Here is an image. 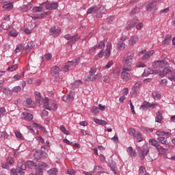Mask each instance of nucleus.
<instances>
[{"instance_id":"nucleus-22","label":"nucleus","mask_w":175,"mask_h":175,"mask_svg":"<svg viewBox=\"0 0 175 175\" xmlns=\"http://www.w3.org/2000/svg\"><path fill=\"white\" fill-rule=\"evenodd\" d=\"M157 6V1H152L146 6L147 12H152V9Z\"/></svg>"},{"instance_id":"nucleus-53","label":"nucleus","mask_w":175,"mask_h":175,"mask_svg":"<svg viewBox=\"0 0 175 175\" xmlns=\"http://www.w3.org/2000/svg\"><path fill=\"white\" fill-rule=\"evenodd\" d=\"M86 81H94V76L93 75H86L85 77Z\"/></svg>"},{"instance_id":"nucleus-5","label":"nucleus","mask_w":175,"mask_h":175,"mask_svg":"<svg viewBox=\"0 0 175 175\" xmlns=\"http://www.w3.org/2000/svg\"><path fill=\"white\" fill-rule=\"evenodd\" d=\"M132 70L131 67H124L122 70L121 72V79H123V81H129L131 80V74L128 72H131Z\"/></svg>"},{"instance_id":"nucleus-8","label":"nucleus","mask_w":175,"mask_h":175,"mask_svg":"<svg viewBox=\"0 0 175 175\" xmlns=\"http://www.w3.org/2000/svg\"><path fill=\"white\" fill-rule=\"evenodd\" d=\"M152 66L156 69H163V68L167 66V62L166 60L156 61L153 62Z\"/></svg>"},{"instance_id":"nucleus-19","label":"nucleus","mask_w":175,"mask_h":175,"mask_svg":"<svg viewBox=\"0 0 175 175\" xmlns=\"http://www.w3.org/2000/svg\"><path fill=\"white\" fill-rule=\"evenodd\" d=\"M137 23V19H133L132 21L127 22L126 29L129 30L131 29V28H133V27L136 25Z\"/></svg>"},{"instance_id":"nucleus-40","label":"nucleus","mask_w":175,"mask_h":175,"mask_svg":"<svg viewBox=\"0 0 175 175\" xmlns=\"http://www.w3.org/2000/svg\"><path fill=\"white\" fill-rule=\"evenodd\" d=\"M129 133L130 136H133V137H135L137 135V132H136V130L134 129H129Z\"/></svg>"},{"instance_id":"nucleus-7","label":"nucleus","mask_w":175,"mask_h":175,"mask_svg":"<svg viewBox=\"0 0 175 175\" xmlns=\"http://www.w3.org/2000/svg\"><path fill=\"white\" fill-rule=\"evenodd\" d=\"M111 50V44L110 42H108L107 44V49L105 51L102 50L101 51L99 52L98 54V56L99 58H109L110 57V51Z\"/></svg>"},{"instance_id":"nucleus-20","label":"nucleus","mask_w":175,"mask_h":175,"mask_svg":"<svg viewBox=\"0 0 175 175\" xmlns=\"http://www.w3.org/2000/svg\"><path fill=\"white\" fill-rule=\"evenodd\" d=\"M152 55H154V51H148L142 56V61H146V59H148Z\"/></svg>"},{"instance_id":"nucleus-42","label":"nucleus","mask_w":175,"mask_h":175,"mask_svg":"<svg viewBox=\"0 0 175 175\" xmlns=\"http://www.w3.org/2000/svg\"><path fill=\"white\" fill-rule=\"evenodd\" d=\"M155 121H156V122H159V123H161V122L162 121V116L161 115V112L157 113Z\"/></svg>"},{"instance_id":"nucleus-14","label":"nucleus","mask_w":175,"mask_h":175,"mask_svg":"<svg viewBox=\"0 0 175 175\" xmlns=\"http://www.w3.org/2000/svg\"><path fill=\"white\" fill-rule=\"evenodd\" d=\"M18 167L20 168V170H18V173L21 175L25 174V172H24V170H25V169H27V165H25V164L23 163V162H18Z\"/></svg>"},{"instance_id":"nucleus-13","label":"nucleus","mask_w":175,"mask_h":175,"mask_svg":"<svg viewBox=\"0 0 175 175\" xmlns=\"http://www.w3.org/2000/svg\"><path fill=\"white\" fill-rule=\"evenodd\" d=\"M139 41V36L135 34L129 40V45L131 46V47H133L135 44H136L137 42Z\"/></svg>"},{"instance_id":"nucleus-29","label":"nucleus","mask_w":175,"mask_h":175,"mask_svg":"<svg viewBox=\"0 0 175 175\" xmlns=\"http://www.w3.org/2000/svg\"><path fill=\"white\" fill-rule=\"evenodd\" d=\"M93 121L94 122H95L96 124H98V125H107V122L103 120L94 118Z\"/></svg>"},{"instance_id":"nucleus-46","label":"nucleus","mask_w":175,"mask_h":175,"mask_svg":"<svg viewBox=\"0 0 175 175\" xmlns=\"http://www.w3.org/2000/svg\"><path fill=\"white\" fill-rule=\"evenodd\" d=\"M137 142H143V137H142V133L137 132V135L135 137Z\"/></svg>"},{"instance_id":"nucleus-64","label":"nucleus","mask_w":175,"mask_h":175,"mask_svg":"<svg viewBox=\"0 0 175 175\" xmlns=\"http://www.w3.org/2000/svg\"><path fill=\"white\" fill-rule=\"evenodd\" d=\"M98 49H104L105 48V42L100 41L98 45Z\"/></svg>"},{"instance_id":"nucleus-16","label":"nucleus","mask_w":175,"mask_h":175,"mask_svg":"<svg viewBox=\"0 0 175 175\" xmlns=\"http://www.w3.org/2000/svg\"><path fill=\"white\" fill-rule=\"evenodd\" d=\"M35 96H36V102L38 105H42V103L43 102V98H42V96L40 95V92H35Z\"/></svg>"},{"instance_id":"nucleus-2","label":"nucleus","mask_w":175,"mask_h":175,"mask_svg":"<svg viewBox=\"0 0 175 175\" xmlns=\"http://www.w3.org/2000/svg\"><path fill=\"white\" fill-rule=\"evenodd\" d=\"M59 72H61V69L57 66H53L51 70V75L57 83L62 81V76L59 75Z\"/></svg>"},{"instance_id":"nucleus-6","label":"nucleus","mask_w":175,"mask_h":175,"mask_svg":"<svg viewBox=\"0 0 175 175\" xmlns=\"http://www.w3.org/2000/svg\"><path fill=\"white\" fill-rule=\"evenodd\" d=\"M80 64V59H77L74 61H68L64 66L62 67L63 72H68L69 68H72V66H76V65H79Z\"/></svg>"},{"instance_id":"nucleus-63","label":"nucleus","mask_w":175,"mask_h":175,"mask_svg":"<svg viewBox=\"0 0 175 175\" xmlns=\"http://www.w3.org/2000/svg\"><path fill=\"white\" fill-rule=\"evenodd\" d=\"M33 12H42V7H33Z\"/></svg>"},{"instance_id":"nucleus-45","label":"nucleus","mask_w":175,"mask_h":175,"mask_svg":"<svg viewBox=\"0 0 175 175\" xmlns=\"http://www.w3.org/2000/svg\"><path fill=\"white\" fill-rule=\"evenodd\" d=\"M0 137L3 140H6V139L9 137V135L8 134V133L3 131V132H1Z\"/></svg>"},{"instance_id":"nucleus-32","label":"nucleus","mask_w":175,"mask_h":175,"mask_svg":"<svg viewBox=\"0 0 175 175\" xmlns=\"http://www.w3.org/2000/svg\"><path fill=\"white\" fill-rule=\"evenodd\" d=\"M49 175H58V170L57 168H51L47 171Z\"/></svg>"},{"instance_id":"nucleus-50","label":"nucleus","mask_w":175,"mask_h":175,"mask_svg":"<svg viewBox=\"0 0 175 175\" xmlns=\"http://www.w3.org/2000/svg\"><path fill=\"white\" fill-rule=\"evenodd\" d=\"M131 98H136V96H137V90H136V89H132L131 92Z\"/></svg>"},{"instance_id":"nucleus-30","label":"nucleus","mask_w":175,"mask_h":175,"mask_svg":"<svg viewBox=\"0 0 175 175\" xmlns=\"http://www.w3.org/2000/svg\"><path fill=\"white\" fill-rule=\"evenodd\" d=\"M125 43L122 42H119L117 44V49L119 51H122L124 50H125Z\"/></svg>"},{"instance_id":"nucleus-34","label":"nucleus","mask_w":175,"mask_h":175,"mask_svg":"<svg viewBox=\"0 0 175 175\" xmlns=\"http://www.w3.org/2000/svg\"><path fill=\"white\" fill-rule=\"evenodd\" d=\"M3 9H5V10H12L13 9V3H9L3 5Z\"/></svg>"},{"instance_id":"nucleus-17","label":"nucleus","mask_w":175,"mask_h":175,"mask_svg":"<svg viewBox=\"0 0 175 175\" xmlns=\"http://www.w3.org/2000/svg\"><path fill=\"white\" fill-rule=\"evenodd\" d=\"M63 100H66V102H68V100H73L75 99V92H71L67 96H64L62 98Z\"/></svg>"},{"instance_id":"nucleus-59","label":"nucleus","mask_w":175,"mask_h":175,"mask_svg":"<svg viewBox=\"0 0 175 175\" xmlns=\"http://www.w3.org/2000/svg\"><path fill=\"white\" fill-rule=\"evenodd\" d=\"M140 85H142V82H137L136 83H135L133 89L136 90L137 91V90L140 88Z\"/></svg>"},{"instance_id":"nucleus-27","label":"nucleus","mask_w":175,"mask_h":175,"mask_svg":"<svg viewBox=\"0 0 175 175\" xmlns=\"http://www.w3.org/2000/svg\"><path fill=\"white\" fill-rule=\"evenodd\" d=\"M96 12H98V7L96 5H93L88 10L87 14H92V13H96Z\"/></svg>"},{"instance_id":"nucleus-24","label":"nucleus","mask_w":175,"mask_h":175,"mask_svg":"<svg viewBox=\"0 0 175 175\" xmlns=\"http://www.w3.org/2000/svg\"><path fill=\"white\" fill-rule=\"evenodd\" d=\"M172 72V69L170 68H165L163 70V72L159 73L160 77H164V76H166V75H169Z\"/></svg>"},{"instance_id":"nucleus-52","label":"nucleus","mask_w":175,"mask_h":175,"mask_svg":"<svg viewBox=\"0 0 175 175\" xmlns=\"http://www.w3.org/2000/svg\"><path fill=\"white\" fill-rule=\"evenodd\" d=\"M5 114H6V109L5 107H0V117H3Z\"/></svg>"},{"instance_id":"nucleus-60","label":"nucleus","mask_w":175,"mask_h":175,"mask_svg":"<svg viewBox=\"0 0 175 175\" xmlns=\"http://www.w3.org/2000/svg\"><path fill=\"white\" fill-rule=\"evenodd\" d=\"M1 27L2 28V29H9V25L6 23H3L1 25Z\"/></svg>"},{"instance_id":"nucleus-26","label":"nucleus","mask_w":175,"mask_h":175,"mask_svg":"<svg viewBox=\"0 0 175 175\" xmlns=\"http://www.w3.org/2000/svg\"><path fill=\"white\" fill-rule=\"evenodd\" d=\"M33 6V5L30 2L27 5H23L22 10L23 12H28V10H31V9H32Z\"/></svg>"},{"instance_id":"nucleus-56","label":"nucleus","mask_w":175,"mask_h":175,"mask_svg":"<svg viewBox=\"0 0 175 175\" xmlns=\"http://www.w3.org/2000/svg\"><path fill=\"white\" fill-rule=\"evenodd\" d=\"M15 135H16V137L18 139H21V140H23L24 139V137H23V135L21 134V133H20L17 131H15Z\"/></svg>"},{"instance_id":"nucleus-41","label":"nucleus","mask_w":175,"mask_h":175,"mask_svg":"<svg viewBox=\"0 0 175 175\" xmlns=\"http://www.w3.org/2000/svg\"><path fill=\"white\" fill-rule=\"evenodd\" d=\"M152 98L153 99L158 100V99H161V94H159L158 92H154L152 93Z\"/></svg>"},{"instance_id":"nucleus-11","label":"nucleus","mask_w":175,"mask_h":175,"mask_svg":"<svg viewBox=\"0 0 175 175\" xmlns=\"http://www.w3.org/2000/svg\"><path fill=\"white\" fill-rule=\"evenodd\" d=\"M64 38L67 40H70V43H76L77 40H79V39H80V37H79V35L77 34L75 36H70V34H66L64 36Z\"/></svg>"},{"instance_id":"nucleus-1","label":"nucleus","mask_w":175,"mask_h":175,"mask_svg":"<svg viewBox=\"0 0 175 175\" xmlns=\"http://www.w3.org/2000/svg\"><path fill=\"white\" fill-rule=\"evenodd\" d=\"M43 107L46 110H57L58 109V105H57V101L50 99L48 98H45L43 100Z\"/></svg>"},{"instance_id":"nucleus-49","label":"nucleus","mask_w":175,"mask_h":175,"mask_svg":"<svg viewBox=\"0 0 175 175\" xmlns=\"http://www.w3.org/2000/svg\"><path fill=\"white\" fill-rule=\"evenodd\" d=\"M147 171H146V167H140L139 168V174L141 175H146L148 174Z\"/></svg>"},{"instance_id":"nucleus-15","label":"nucleus","mask_w":175,"mask_h":175,"mask_svg":"<svg viewBox=\"0 0 175 175\" xmlns=\"http://www.w3.org/2000/svg\"><path fill=\"white\" fill-rule=\"evenodd\" d=\"M45 8L47 10H54L55 9H57L58 8V3L46 4Z\"/></svg>"},{"instance_id":"nucleus-18","label":"nucleus","mask_w":175,"mask_h":175,"mask_svg":"<svg viewBox=\"0 0 175 175\" xmlns=\"http://www.w3.org/2000/svg\"><path fill=\"white\" fill-rule=\"evenodd\" d=\"M126 152L130 157H136L137 155V154L136 153V150H133V148H132V146L127 148Z\"/></svg>"},{"instance_id":"nucleus-44","label":"nucleus","mask_w":175,"mask_h":175,"mask_svg":"<svg viewBox=\"0 0 175 175\" xmlns=\"http://www.w3.org/2000/svg\"><path fill=\"white\" fill-rule=\"evenodd\" d=\"M26 103L27 105H28V106H29V107H33V105H35V103H33V101H32V99L31 98H27L26 100Z\"/></svg>"},{"instance_id":"nucleus-23","label":"nucleus","mask_w":175,"mask_h":175,"mask_svg":"<svg viewBox=\"0 0 175 175\" xmlns=\"http://www.w3.org/2000/svg\"><path fill=\"white\" fill-rule=\"evenodd\" d=\"M50 32L54 33V35H59V33H61V28L58 27H51L50 29Z\"/></svg>"},{"instance_id":"nucleus-38","label":"nucleus","mask_w":175,"mask_h":175,"mask_svg":"<svg viewBox=\"0 0 175 175\" xmlns=\"http://www.w3.org/2000/svg\"><path fill=\"white\" fill-rule=\"evenodd\" d=\"M94 173H96V174L103 173V168L100 166H95L94 169Z\"/></svg>"},{"instance_id":"nucleus-62","label":"nucleus","mask_w":175,"mask_h":175,"mask_svg":"<svg viewBox=\"0 0 175 175\" xmlns=\"http://www.w3.org/2000/svg\"><path fill=\"white\" fill-rule=\"evenodd\" d=\"M23 49H24L23 45H18L16 49H15V53H20L21 50H23Z\"/></svg>"},{"instance_id":"nucleus-12","label":"nucleus","mask_w":175,"mask_h":175,"mask_svg":"<svg viewBox=\"0 0 175 175\" xmlns=\"http://www.w3.org/2000/svg\"><path fill=\"white\" fill-rule=\"evenodd\" d=\"M157 104H151L147 101H144L143 104L140 107V110H146V109H150L151 107H157Z\"/></svg>"},{"instance_id":"nucleus-10","label":"nucleus","mask_w":175,"mask_h":175,"mask_svg":"<svg viewBox=\"0 0 175 175\" xmlns=\"http://www.w3.org/2000/svg\"><path fill=\"white\" fill-rule=\"evenodd\" d=\"M22 120L25 121H32L33 120V115L28 112H23L21 116Z\"/></svg>"},{"instance_id":"nucleus-33","label":"nucleus","mask_w":175,"mask_h":175,"mask_svg":"<svg viewBox=\"0 0 175 175\" xmlns=\"http://www.w3.org/2000/svg\"><path fill=\"white\" fill-rule=\"evenodd\" d=\"M32 126L33 128H36L37 129H40V131L42 132H44L46 131V129H44V127H43L42 125L37 124V123H33L32 124Z\"/></svg>"},{"instance_id":"nucleus-47","label":"nucleus","mask_w":175,"mask_h":175,"mask_svg":"<svg viewBox=\"0 0 175 175\" xmlns=\"http://www.w3.org/2000/svg\"><path fill=\"white\" fill-rule=\"evenodd\" d=\"M149 143L150 144H151L152 146H154V147H157V146H159V144H158V141L154 139H151L149 140Z\"/></svg>"},{"instance_id":"nucleus-37","label":"nucleus","mask_w":175,"mask_h":175,"mask_svg":"<svg viewBox=\"0 0 175 175\" xmlns=\"http://www.w3.org/2000/svg\"><path fill=\"white\" fill-rule=\"evenodd\" d=\"M25 75V72H23L21 75H15L13 77L14 81H17L18 80H20V79H21V77H24Z\"/></svg>"},{"instance_id":"nucleus-21","label":"nucleus","mask_w":175,"mask_h":175,"mask_svg":"<svg viewBox=\"0 0 175 175\" xmlns=\"http://www.w3.org/2000/svg\"><path fill=\"white\" fill-rule=\"evenodd\" d=\"M137 150H138V154L139 155H141V158L142 159H143L144 158H145L146 155L147 154H148L149 152V150H142V149L140 148V147L137 148Z\"/></svg>"},{"instance_id":"nucleus-31","label":"nucleus","mask_w":175,"mask_h":175,"mask_svg":"<svg viewBox=\"0 0 175 175\" xmlns=\"http://www.w3.org/2000/svg\"><path fill=\"white\" fill-rule=\"evenodd\" d=\"M172 42V36L167 35L165 40L163 41V44L167 45Z\"/></svg>"},{"instance_id":"nucleus-61","label":"nucleus","mask_w":175,"mask_h":175,"mask_svg":"<svg viewBox=\"0 0 175 175\" xmlns=\"http://www.w3.org/2000/svg\"><path fill=\"white\" fill-rule=\"evenodd\" d=\"M104 83H110V77L109 76H104L103 77Z\"/></svg>"},{"instance_id":"nucleus-28","label":"nucleus","mask_w":175,"mask_h":175,"mask_svg":"<svg viewBox=\"0 0 175 175\" xmlns=\"http://www.w3.org/2000/svg\"><path fill=\"white\" fill-rule=\"evenodd\" d=\"M26 167H28L29 169H33L35 166H36V163H33L32 161H27L26 162V164H25Z\"/></svg>"},{"instance_id":"nucleus-35","label":"nucleus","mask_w":175,"mask_h":175,"mask_svg":"<svg viewBox=\"0 0 175 175\" xmlns=\"http://www.w3.org/2000/svg\"><path fill=\"white\" fill-rule=\"evenodd\" d=\"M156 135L159 137H166L167 136V135H169V133H166V132H163V131H156Z\"/></svg>"},{"instance_id":"nucleus-4","label":"nucleus","mask_w":175,"mask_h":175,"mask_svg":"<svg viewBox=\"0 0 175 175\" xmlns=\"http://www.w3.org/2000/svg\"><path fill=\"white\" fill-rule=\"evenodd\" d=\"M48 157L47 152L44 151V147H42L41 150H37L33 154V157L36 161H39V159H44Z\"/></svg>"},{"instance_id":"nucleus-36","label":"nucleus","mask_w":175,"mask_h":175,"mask_svg":"<svg viewBox=\"0 0 175 175\" xmlns=\"http://www.w3.org/2000/svg\"><path fill=\"white\" fill-rule=\"evenodd\" d=\"M18 69V66L17 64H14L12 66H10L8 68V72H14Z\"/></svg>"},{"instance_id":"nucleus-54","label":"nucleus","mask_w":175,"mask_h":175,"mask_svg":"<svg viewBox=\"0 0 175 175\" xmlns=\"http://www.w3.org/2000/svg\"><path fill=\"white\" fill-rule=\"evenodd\" d=\"M91 111L94 113V114H98V113H99V109H98V107H92L91 108Z\"/></svg>"},{"instance_id":"nucleus-39","label":"nucleus","mask_w":175,"mask_h":175,"mask_svg":"<svg viewBox=\"0 0 175 175\" xmlns=\"http://www.w3.org/2000/svg\"><path fill=\"white\" fill-rule=\"evenodd\" d=\"M166 137H167V136L159 137H157V139L161 143V144H166L167 140Z\"/></svg>"},{"instance_id":"nucleus-58","label":"nucleus","mask_w":175,"mask_h":175,"mask_svg":"<svg viewBox=\"0 0 175 175\" xmlns=\"http://www.w3.org/2000/svg\"><path fill=\"white\" fill-rule=\"evenodd\" d=\"M21 91V86H15L12 88V92H20Z\"/></svg>"},{"instance_id":"nucleus-55","label":"nucleus","mask_w":175,"mask_h":175,"mask_svg":"<svg viewBox=\"0 0 175 175\" xmlns=\"http://www.w3.org/2000/svg\"><path fill=\"white\" fill-rule=\"evenodd\" d=\"M60 131L64 133V135H69V131L64 126H60Z\"/></svg>"},{"instance_id":"nucleus-51","label":"nucleus","mask_w":175,"mask_h":175,"mask_svg":"<svg viewBox=\"0 0 175 175\" xmlns=\"http://www.w3.org/2000/svg\"><path fill=\"white\" fill-rule=\"evenodd\" d=\"M102 76H103L102 73H100V72L93 76L94 81H96V80H99V79H102Z\"/></svg>"},{"instance_id":"nucleus-3","label":"nucleus","mask_w":175,"mask_h":175,"mask_svg":"<svg viewBox=\"0 0 175 175\" xmlns=\"http://www.w3.org/2000/svg\"><path fill=\"white\" fill-rule=\"evenodd\" d=\"M133 59H135V55L131 53H126L123 57V64L124 66L131 68V66L133 64Z\"/></svg>"},{"instance_id":"nucleus-9","label":"nucleus","mask_w":175,"mask_h":175,"mask_svg":"<svg viewBox=\"0 0 175 175\" xmlns=\"http://www.w3.org/2000/svg\"><path fill=\"white\" fill-rule=\"evenodd\" d=\"M50 166L47 165L46 163H40L36 167V171L37 173H39V174H43V172L44 170H47V169H49Z\"/></svg>"},{"instance_id":"nucleus-57","label":"nucleus","mask_w":175,"mask_h":175,"mask_svg":"<svg viewBox=\"0 0 175 175\" xmlns=\"http://www.w3.org/2000/svg\"><path fill=\"white\" fill-rule=\"evenodd\" d=\"M31 49H33V45H32V44L28 42L27 45L25 46L26 51H29L30 50H31Z\"/></svg>"},{"instance_id":"nucleus-48","label":"nucleus","mask_w":175,"mask_h":175,"mask_svg":"<svg viewBox=\"0 0 175 175\" xmlns=\"http://www.w3.org/2000/svg\"><path fill=\"white\" fill-rule=\"evenodd\" d=\"M18 33H17V31L16 30H12L9 32L8 36H13L14 38H16V36H18Z\"/></svg>"},{"instance_id":"nucleus-43","label":"nucleus","mask_w":175,"mask_h":175,"mask_svg":"<svg viewBox=\"0 0 175 175\" xmlns=\"http://www.w3.org/2000/svg\"><path fill=\"white\" fill-rule=\"evenodd\" d=\"M156 148L158 150L159 154H162L165 153V149L161 145L157 146Z\"/></svg>"},{"instance_id":"nucleus-25","label":"nucleus","mask_w":175,"mask_h":175,"mask_svg":"<svg viewBox=\"0 0 175 175\" xmlns=\"http://www.w3.org/2000/svg\"><path fill=\"white\" fill-rule=\"evenodd\" d=\"M154 74V70H151V68H146L144 70V72L142 74L143 77H146V76H149V75H152Z\"/></svg>"}]
</instances>
